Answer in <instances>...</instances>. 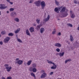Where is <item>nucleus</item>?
Here are the masks:
<instances>
[{
	"mask_svg": "<svg viewBox=\"0 0 79 79\" xmlns=\"http://www.w3.org/2000/svg\"><path fill=\"white\" fill-rule=\"evenodd\" d=\"M40 3V5L41 6V7L42 8V9H44V8L45 7V6L46 5L45 2L44 1H42Z\"/></svg>",
	"mask_w": 79,
	"mask_h": 79,
	"instance_id": "1",
	"label": "nucleus"
},
{
	"mask_svg": "<svg viewBox=\"0 0 79 79\" xmlns=\"http://www.w3.org/2000/svg\"><path fill=\"white\" fill-rule=\"evenodd\" d=\"M40 3H41V1L39 0L35 2L34 4L36 6H40Z\"/></svg>",
	"mask_w": 79,
	"mask_h": 79,
	"instance_id": "2",
	"label": "nucleus"
},
{
	"mask_svg": "<svg viewBox=\"0 0 79 79\" xmlns=\"http://www.w3.org/2000/svg\"><path fill=\"white\" fill-rule=\"evenodd\" d=\"M10 40V37H7L4 40V43H8L9 42V40Z\"/></svg>",
	"mask_w": 79,
	"mask_h": 79,
	"instance_id": "3",
	"label": "nucleus"
},
{
	"mask_svg": "<svg viewBox=\"0 0 79 79\" xmlns=\"http://www.w3.org/2000/svg\"><path fill=\"white\" fill-rule=\"evenodd\" d=\"M70 13L71 14V18H75V15H74L73 12L71 10H70Z\"/></svg>",
	"mask_w": 79,
	"mask_h": 79,
	"instance_id": "4",
	"label": "nucleus"
},
{
	"mask_svg": "<svg viewBox=\"0 0 79 79\" xmlns=\"http://www.w3.org/2000/svg\"><path fill=\"white\" fill-rule=\"evenodd\" d=\"M15 64L18 63V64L21 65L23 64V60H19L17 62H15Z\"/></svg>",
	"mask_w": 79,
	"mask_h": 79,
	"instance_id": "5",
	"label": "nucleus"
},
{
	"mask_svg": "<svg viewBox=\"0 0 79 79\" xmlns=\"http://www.w3.org/2000/svg\"><path fill=\"white\" fill-rule=\"evenodd\" d=\"M50 15H48L46 18L44 20L45 22H47L49 19H50Z\"/></svg>",
	"mask_w": 79,
	"mask_h": 79,
	"instance_id": "6",
	"label": "nucleus"
},
{
	"mask_svg": "<svg viewBox=\"0 0 79 79\" xmlns=\"http://www.w3.org/2000/svg\"><path fill=\"white\" fill-rule=\"evenodd\" d=\"M54 46L58 47H61V44L59 43H56L55 44Z\"/></svg>",
	"mask_w": 79,
	"mask_h": 79,
	"instance_id": "7",
	"label": "nucleus"
},
{
	"mask_svg": "<svg viewBox=\"0 0 79 79\" xmlns=\"http://www.w3.org/2000/svg\"><path fill=\"white\" fill-rule=\"evenodd\" d=\"M47 76V74L45 73H44L42 75H41L40 77L41 78H45V77H46Z\"/></svg>",
	"mask_w": 79,
	"mask_h": 79,
	"instance_id": "8",
	"label": "nucleus"
},
{
	"mask_svg": "<svg viewBox=\"0 0 79 79\" xmlns=\"http://www.w3.org/2000/svg\"><path fill=\"white\" fill-rule=\"evenodd\" d=\"M53 64V66L51 67V69H56V65L55 64V63H54V64Z\"/></svg>",
	"mask_w": 79,
	"mask_h": 79,
	"instance_id": "9",
	"label": "nucleus"
},
{
	"mask_svg": "<svg viewBox=\"0 0 79 79\" xmlns=\"http://www.w3.org/2000/svg\"><path fill=\"white\" fill-rule=\"evenodd\" d=\"M29 31L31 32H33L34 31V28L33 27H31L29 28Z\"/></svg>",
	"mask_w": 79,
	"mask_h": 79,
	"instance_id": "10",
	"label": "nucleus"
},
{
	"mask_svg": "<svg viewBox=\"0 0 79 79\" xmlns=\"http://www.w3.org/2000/svg\"><path fill=\"white\" fill-rule=\"evenodd\" d=\"M12 68V67H11L9 66L6 69L8 72H10V71H11V69Z\"/></svg>",
	"mask_w": 79,
	"mask_h": 79,
	"instance_id": "11",
	"label": "nucleus"
},
{
	"mask_svg": "<svg viewBox=\"0 0 79 79\" xmlns=\"http://www.w3.org/2000/svg\"><path fill=\"white\" fill-rule=\"evenodd\" d=\"M65 10H66V7H63L60 11V13H63V12H64L65 11Z\"/></svg>",
	"mask_w": 79,
	"mask_h": 79,
	"instance_id": "12",
	"label": "nucleus"
},
{
	"mask_svg": "<svg viewBox=\"0 0 79 79\" xmlns=\"http://www.w3.org/2000/svg\"><path fill=\"white\" fill-rule=\"evenodd\" d=\"M42 26V24H40L39 25H38L36 27V29L38 30H39L40 29V28L41 26Z\"/></svg>",
	"mask_w": 79,
	"mask_h": 79,
	"instance_id": "13",
	"label": "nucleus"
},
{
	"mask_svg": "<svg viewBox=\"0 0 79 79\" xmlns=\"http://www.w3.org/2000/svg\"><path fill=\"white\" fill-rule=\"evenodd\" d=\"M26 33L27 34V35H30V33H29V30L28 29H27L26 31Z\"/></svg>",
	"mask_w": 79,
	"mask_h": 79,
	"instance_id": "14",
	"label": "nucleus"
},
{
	"mask_svg": "<svg viewBox=\"0 0 79 79\" xmlns=\"http://www.w3.org/2000/svg\"><path fill=\"white\" fill-rule=\"evenodd\" d=\"M31 63H32L31 60H30L28 61L27 63V65H28V66H29L30 65H31Z\"/></svg>",
	"mask_w": 79,
	"mask_h": 79,
	"instance_id": "15",
	"label": "nucleus"
},
{
	"mask_svg": "<svg viewBox=\"0 0 79 79\" xmlns=\"http://www.w3.org/2000/svg\"><path fill=\"white\" fill-rule=\"evenodd\" d=\"M20 31V28H19L17 29L15 31V34H17V33H18Z\"/></svg>",
	"mask_w": 79,
	"mask_h": 79,
	"instance_id": "16",
	"label": "nucleus"
},
{
	"mask_svg": "<svg viewBox=\"0 0 79 79\" xmlns=\"http://www.w3.org/2000/svg\"><path fill=\"white\" fill-rule=\"evenodd\" d=\"M70 40L71 41V42H73V40H74V39H73V37L72 36V35H70Z\"/></svg>",
	"mask_w": 79,
	"mask_h": 79,
	"instance_id": "17",
	"label": "nucleus"
},
{
	"mask_svg": "<svg viewBox=\"0 0 79 79\" xmlns=\"http://www.w3.org/2000/svg\"><path fill=\"white\" fill-rule=\"evenodd\" d=\"M44 28H41L40 29V32L41 34H42L43 32L44 31Z\"/></svg>",
	"mask_w": 79,
	"mask_h": 79,
	"instance_id": "18",
	"label": "nucleus"
},
{
	"mask_svg": "<svg viewBox=\"0 0 79 79\" xmlns=\"http://www.w3.org/2000/svg\"><path fill=\"white\" fill-rule=\"evenodd\" d=\"M68 13H66L62 16H61V18H64V17H66L67 16H68Z\"/></svg>",
	"mask_w": 79,
	"mask_h": 79,
	"instance_id": "19",
	"label": "nucleus"
},
{
	"mask_svg": "<svg viewBox=\"0 0 79 79\" xmlns=\"http://www.w3.org/2000/svg\"><path fill=\"white\" fill-rule=\"evenodd\" d=\"M71 61V59H69L65 60V63L66 64L68 63V61Z\"/></svg>",
	"mask_w": 79,
	"mask_h": 79,
	"instance_id": "20",
	"label": "nucleus"
},
{
	"mask_svg": "<svg viewBox=\"0 0 79 79\" xmlns=\"http://www.w3.org/2000/svg\"><path fill=\"white\" fill-rule=\"evenodd\" d=\"M0 6H1V7H0V9L1 10H3V7H4V6H3V4H0Z\"/></svg>",
	"mask_w": 79,
	"mask_h": 79,
	"instance_id": "21",
	"label": "nucleus"
},
{
	"mask_svg": "<svg viewBox=\"0 0 79 79\" xmlns=\"http://www.w3.org/2000/svg\"><path fill=\"white\" fill-rule=\"evenodd\" d=\"M64 52L62 53H59V56H60V57L63 56L64 55Z\"/></svg>",
	"mask_w": 79,
	"mask_h": 79,
	"instance_id": "22",
	"label": "nucleus"
},
{
	"mask_svg": "<svg viewBox=\"0 0 79 79\" xmlns=\"http://www.w3.org/2000/svg\"><path fill=\"white\" fill-rule=\"evenodd\" d=\"M40 19H36V21L37 22V24H39L40 23Z\"/></svg>",
	"mask_w": 79,
	"mask_h": 79,
	"instance_id": "23",
	"label": "nucleus"
},
{
	"mask_svg": "<svg viewBox=\"0 0 79 79\" xmlns=\"http://www.w3.org/2000/svg\"><path fill=\"white\" fill-rule=\"evenodd\" d=\"M14 15V13H13V12L10 13V16L12 18H15V15Z\"/></svg>",
	"mask_w": 79,
	"mask_h": 79,
	"instance_id": "24",
	"label": "nucleus"
},
{
	"mask_svg": "<svg viewBox=\"0 0 79 79\" xmlns=\"http://www.w3.org/2000/svg\"><path fill=\"white\" fill-rule=\"evenodd\" d=\"M47 61L48 63H49V64H54V63L53 62H52V61H50L48 60H47Z\"/></svg>",
	"mask_w": 79,
	"mask_h": 79,
	"instance_id": "25",
	"label": "nucleus"
},
{
	"mask_svg": "<svg viewBox=\"0 0 79 79\" xmlns=\"http://www.w3.org/2000/svg\"><path fill=\"white\" fill-rule=\"evenodd\" d=\"M31 75L32 76H33L34 77V78H35V74L34 73H31Z\"/></svg>",
	"mask_w": 79,
	"mask_h": 79,
	"instance_id": "26",
	"label": "nucleus"
},
{
	"mask_svg": "<svg viewBox=\"0 0 79 79\" xmlns=\"http://www.w3.org/2000/svg\"><path fill=\"white\" fill-rule=\"evenodd\" d=\"M68 27H73V25L71 24V23H68L67 24Z\"/></svg>",
	"mask_w": 79,
	"mask_h": 79,
	"instance_id": "27",
	"label": "nucleus"
},
{
	"mask_svg": "<svg viewBox=\"0 0 79 79\" xmlns=\"http://www.w3.org/2000/svg\"><path fill=\"white\" fill-rule=\"evenodd\" d=\"M1 34H2V35H5V34H6V32L5 31H2L1 32Z\"/></svg>",
	"mask_w": 79,
	"mask_h": 79,
	"instance_id": "28",
	"label": "nucleus"
},
{
	"mask_svg": "<svg viewBox=\"0 0 79 79\" xmlns=\"http://www.w3.org/2000/svg\"><path fill=\"white\" fill-rule=\"evenodd\" d=\"M17 41H18V42H20V43H22V41H21V40L19 38H17Z\"/></svg>",
	"mask_w": 79,
	"mask_h": 79,
	"instance_id": "29",
	"label": "nucleus"
},
{
	"mask_svg": "<svg viewBox=\"0 0 79 79\" xmlns=\"http://www.w3.org/2000/svg\"><path fill=\"white\" fill-rule=\"evenodd\" d=\"M8 35L9 36H13L14 35V34L12 33H10L8 34Z\"/></svg>",
	"mask_w": 79,
	"mask_h": 79,
	"instance_id": "30",
	"label": "nucleus"
},
{
	"mask_svg": "<svg viewBox=\"0 0 79 79\" xmlns=\"http://www.w3.org/2000/svg\"><path fill=\"white\" fill-rule=\"evenodd\" d=\"M5 67L6 68V69H7L9 67V65L7 64H6L4 65Z\"/></svg>",
	"mask_w": 79,
	"mask_h": 79,
	"instance_id": "31",
	"label": "nucleus"
},
{
	"mask_svg": "<svg viewBox=\"0 0 79 79\" xmlns=\"http://www.w3.org/2000/svg\"><path fill=\"white\" fill-rule=\"evenodd\" d=\"M32 71L33 73H35V72L37 71V69H35V68H34L33 69Z\"/></svg>",
	"mask_w": 79,
	"mask_h": 79,
	"instance_id": "32",
	"label": "nucleus"
},
{
	"mask_svg": "<svg viewBox=\"0 0 79 79\" xmlns=\"http://www.w3.org/2000/svg\"><path fill=\"white\" fill-rule=\"evenodd\" d=\"M15 21L16 22H19V19L18 18H16L15 19Z\"/></svg>",
	"mask_w": 79,
	"mask_h": 79,
	"instance_id": "33",
	"label": "nucleus"
},
{
	"mask_svg": "<svg viewBox=\"0 0 79 79\" xmlns=\"http://www.w3.org/2000/svg\"><path fill=\"white\" fill-rule=\"evenodd\" d=\"M55 1L56 4L57 5H59V2H58L56 0H55Z\"/></svg>",
	"mask_w": 79,
	"mask_h": 79,
	"instance_id": "34",
	"label": "nucleus"
},
{
	"mask_svg": "<svg viewBox=\"0 0 79 79\" xmlns=\"http://www.w3.org/2000/svg\"><path fill=\"white\" fill-rule=\"evenodd\" d=\"M54 11H56V12H57V11H59L58 9V8H57V7L55 8L54 9Z\"/></svg>",
	"mask_w": 79,
	"mask_h": 79,
	"instance_id": "35",
	"label": "nucleus"
},
{
	"mask_svg": "<svg viewBox=\"0 0 79 79\" xmlns=\"http://www.w3.org/2000/svg\"><path fill=\"white\" fill-rule=\"evenodd\" d=\"M58 8V10L59 11H60V10H61V9H62V6L61 7H59Z\"/></svg>",
	"mask_w": 79,
	"mask_h": 79,
	"instance_id": "36",
	"label": "nucleus"
},
{
	"mask_svg": "<svg viewBox=\"0 0 79 79\" xmlns=\"http://www.w3.org/2000/svg\"><path fill=\"white\" fill-rule=\"evenodd\" d=\"M14 10H15V9L13 8H11L10 9V11H14Z\"/></svg>",
	"mask_w": 79,
	"mask_h": 79,
	"instance_id": "37",
	"label": "nucleus"
},
{
	"mask_svg": "<svg viewBox=\"0 0 79 79\" xmlns=\"http://www.w3.org/2000/svg\"><path fill=\"white\" fill-rule=\"evenodd\" d=\"M56 50L57 52H60V49L59 48H56Z\"/></svg>",
	"mask_w": 79,
	"mask_h": 79,
	"instance_id": "38",
	"label": "nucleus"
},
{
	"mask_svg": "<svg viewBox=\"0 0 79 79\" xmlns=\"http://www.w3.org/2000/svg\"><path fill=\"white\" fill-rule=\"evenodd\" d=\"M33 68H35V67H36V64H33Z\"/></svg>",
	"mask_w": 79,
	"mask_h": 79,
	"instance_id": "39",
	"label": "nucleus"
},
{
	"mask_svg": "<svg viewBox=\"0 0 79 79\" xmlns=\"http://www.w3.org/2000/svg\"><path fill=\"white\" fill-rule=\"evenodd\" d=\"M12 78L11 77H7V79H11Z\"/></svg>",
	"mask_w": 79,
	"mask_h": 79,
	"instance_id": "40",
	"label": "nucleus"
},
{
	"mask_svg": "<svg viewBox=\"0 0 79 79\" xmlns=\"http://www.w3.org/2000/svg\"><path fill=\"white\" fill-rule=\"evenodd\" d=\"M33 2V0H31L29 2L30 3H32Z\"/></svg>",
	"mask_w": 79,
	"mask_h": 79,
	"instance_id": "41",
	"label": "nucleus"
},
{
	"mask_svg": "<svg viewBox=\"0 0 79 79\" xmlns=\"http://www.w3.org/2000/svg\"><path fill=\"white\" fill-rule=\"evenodd\" d=\"M13 12L14 13V14L15 15V16H17V14H16V13L15 12Z\"/></svg>",
	"mask_w": 79,
	"mask_h": 79,
	"instance_id": "42",
	"label": "nucleus"
},
{
	"mask_svg": "<svg viewBox=\"0 0 79 79\" xmlns=\"http://www.w3.org/2000/svg\"><path fill=\"white\" fill-rule=\"evenodd\" d=\"M56 32V31H52V34H55Z\"/></svg>",
	"mask_w": 79,
	"mask_h": 79,
	"instance_id": "43",
	"label": "nucleus"
},
{
	"mask_svg": "<svg viewBox=\"0 0 79 79\" xmlns=\"http://www.w3.org/2000/svg\"><path fill=\"white\" fill-rule=\"evenodd\" d=\"M7 6H4V7L3 8V9H5V8H7Z\"/></svg>",
	"mask_w": 79,
	"mask_h": 79,
	"instance_id": "44",
	"label": "nucleus"
},
{
	"mask_svg": "<svg viewBox=\"0 0 79 79\" xmlns=\"http://www.w3.org/2000/svg\"><path fill=\"white\" fill-rule=\"evenodd\" d=\"M53 74V73L52 72L50 73V75H52V74Z\"/></svg>",
	"mask_w": 79,
	"mask_h": 79,
	"instance_id": "45",
	"label": "nucleus"
},
{
	"mask_svg": "<svg viewBox=\"0 0 79 79\" xmlns=\"http://www.w3.org/2000/svg\"><path fill=\"white\" fill-rule=\"evenodd\" d=\"M61 32H59L58 33V35H61Z\"/></svg>",
	"mask_w": 79,
	"mask_h": 79,
	"instance_id": "46",
	"label": "nucleus"
},
{
	"mask_svg": "<svg viewBox=\"0 0 79 79\" xmlns=\"http://www.w3.org/2000/svg\"><path fill=\"white\" fill-rule=\"evenodd\" d=\"M0 44L2 45L3 44V42L2 41H0Z\"/></svg>",
	"mask_w": 79,
	"mask_h": 79,
	"instance_id": "47",
	"label": "nucleus"
},
{
	"mask_svg": "<svg viewBox=\"0 0 79 79\" xmlns=\"http://www.w3.org/2000/svg\"><path fill=\"white\" fill-rule=\"evenodd\" d=\"M74 3H75L76 4H77V1L76 0H74Z\"/></svg>",
	"mask_w": 79,
	"mask_h": 79,
	"instance_id": "48",
	"label": "nucleus"
},
{
	"mask_svg": "<svg viewBox=\"0 0 79 79\" xmlns=\"http://www.w3.org/2000/svg\"><path fill=\"white\" fill-rule=\"evenodd\" d=\"M9 3H10L11 5H13V2H9Z\"/></svg>",
	"mask_w": 79,
	"mask_h": 79,
	"instance_id": "49",
	"label": "nucleus"
},
{
	"mask_svg": "<svg viewBox=\"0 0 79 79\" xmlns=\"http://www.w3.org/2000/svg\"><path fill=\"white\" fill-rule=\"evenodd\" d=\"M33 26H37V25L36 24H33Z\"/></svg>",
	"mask_w": 79,
	"mask_h": 79,
	"instance_id": "50",
	"label": "nucleus"
},
{
	"mask_svg": "<svg viewBox=\"0 0 79 79\" xmlns=\"http://www.w3.org/2000/svg\"><path fill=\"white\" fill-rule=\"evenodd\" d=\"M7 1L9 2H10V0H7Z\"/></svg>",
	"mask_w": 79,
	"mask_h": 79,
	"instance_id": "51",
	"label": "nucleus"
},
{
	"mask_svg": "<svg viewBox=\"0 0 79 79\" xmlns=\"http://www.w3.org/2000/svg\"><path fill=\"white\" fill-rule=\"evenodd\" d=\"M77 30L79 31V27H78L77 28Z\"/></svg>",
	"mask_w": 79,
	"mask_h": 79,
	"instance_id": "52",
	"label": "nucleus"
},
{
	"mask_svg": "<svg viewBox=\"0 0 79 79\" xmlns=\"http://www.w3.org/2000/svg\"><path fill=\"white\" fill-rule=\"evenodd\" d=\"M16 61H17V60H19V58H18L16 59Z\"/></svg>",
	"mask_w": 79,
	"mask_h": 79,
	"instance_id": "53",
	"label": "nucleus"
},
{
	"mask_svg": "<svg viewBox=\"0 0 79 79\" xmlns=\"http://www.w3.org/2000/svg\"><path fill=\"white\" fill-rule=\"evenodd\" d=\"M68 44H69H69H70V42H69H69H68Z\"/></svg>",
	"mask_w": 79,
	"mask_h": 79,
	"instance_id": "54",
	"label": "nucleus"
},
{
	"mask_svg": "<svg viewBox=\"0 0 79 79\" xmlns=\"http://www.w3.org/2000/svg\"><path fill=\"white\" fill-rule=\"evenodd\" d=\"M16 37H17V38H18V35H16Z\"/></svg>",
	"mask_w": 79,
	"mask_h": 79,
	"instance_id": "55",
	"label": "nucleus"
},
{
	"mask_svg": "<svg viewBox=\"0 0 79 79\" xmlns=\"http://www.w3.org/2000/svg\"><path fill=\"white\" fill-rule=\"evenodd\" d=\"M75 44H78V43L77 42H76Z\"/></svg>",
	"mask_w": 79,
	"mask_h": 79,
	"instance_id": "56",
	"label": "nucleus"
},
{
	"mask_svg": "<svg viewBox=\"0 0 79 79\" xmlns=\"http://www.w3.org/2000/svg\"><path fill=\"white\" fill-rule=\"evenodd\" d=\"M7 13H9V11H7Z\"/></svg>",
	"mask_w": 79,
	"mask_h": 79,
	"instance_id": "57",
	"label": "nucleus"
},
{
	"mask_svg": "<svg viewBox=\"0 0 79 79\" xmlns=\"http://www.w3.org/2000/svg\"><path fill=\"white\" fill-rule=\"evenodd\" d=\"M69 41H66V43H68V42H69Z\"/></svg>",
	"mask_w": 79,
	"mask_h": 79,
	"instance_id": "58",
	"label": "nucleus"
},
{
	"mask_svg": "<svg viewBox=\"0 0 79 79\" xmlns=\"http://www.w3.org/2000/svg\"><path fill=\"white\" fill-rule=\"evenodd\" d=\"M56 12H57V13H59V11H58V10Z\"/></svg>",
	"mask_w": 79,
	"mask_h": 79,
	"instance_id": "59",
	"label": "nucleus"
},
{
	"mask_svg": "<svg viewBox=\"0 0 79 79\" xmlns=\"http://www.w3.org/2000/svg\"><path fill=\"white\" fill-rule=\"evenodd\" d=\"M0 15H1V11H0Z\"/></svg>",
	"mask_w": 79,
	"mask_h": 79,
	"instance_id": "60",
	"label": "nucleus"
},
{
	"mask_svg": "<svg viewBox=\"0 0 79 79\" xmlns=\"http://www.w3.org/2000/svg\"><path fill=\"white\" fill-rule=\"evenodd\" d=\"M5 6V4H3V6Z\"/></svg>",
	"mask_w": 79,
	"mask_h": 79,
	"instance_id": "61",
	"label": "nucleus"
},
{
	"mask_svg": "<svg viewBox=\"0 0 79 79\" xmlns=\"http://www.w3.org/2000/svg\"><path fill=\"white\" fill-rule=\"evenodd\" d=\"M1 36H2V35L0 34V37H1Z\"/></svg>",
	"mask_w": 79,
	"mask_h": 79,
	"instance_id": "62",
	"label": "nucleus"
},
{
	"mask_svg": "<svg viewBox=\"0 0 79 79\" xmlns=\"http://www.w3.org/2000/svg\"><path fill=\"white\" fill-rule=\"evenodd\" d=\"M44 70H41V72H44Z\"/></svg>",
	"mask_w": 79,
	"mask_h": 79,
	"instance_id": "63",
	"label": "nucleus"
},
{
	"mask_svg": "<svg viewBox=\"0 0 79 79\" xmlns=\"http://www.w3.org/2000/svg\"><path fill=\"white\" fill-rule=\"evenodd\" d=\"M67 11H68V10H67Z\"/></svg>",
	"mask_w": 79,
	"mask_h": 79,
	"instance_id": "64",
	"label": "nucleus"
}]
</instances>
